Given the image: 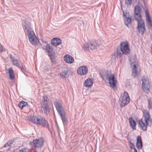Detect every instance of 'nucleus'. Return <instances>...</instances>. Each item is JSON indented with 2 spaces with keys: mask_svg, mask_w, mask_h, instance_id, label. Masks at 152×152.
<instances>
[{
  "mask_svg": "<svg viewBox=\"0 0 152 152\" xmlns=\"http://www.w3.org/2000/svg\"><path fill=\"white\" fill-rule=\"evenodd\" d=\"M23 28L25 34L28 37L31 43L35 46L37 45L39 41L31 28L30 23L26 22L25 23Z\"/></svg>",
  "mask_w": 152,
  "mask_h": 152,
  "instance_id": "1",
  "label": "nucleus"
},
{
  "mask_svg": "<svg viewBox=\"0 0 152 152\" xmlns=\"http://www.w3.org/2000/svg\"><path fill=\"white\" fill-rule=\"evenodd\" d=\"M143 113V118L139 121V126L141 129L146 131L148 126L150 127L152 126V120L150 117L149 112L148 111L144 110Z\"/></svg>",
  "mask_w": 152,
  "mask_h": 152,
  "instance_id": "2",
  "label": "nucleus"
},
{
  "mask_svg": "<svg viewBox=\"0 0 152 152\" xmlns=\"http://www.w3.org/2000/svg\"><path fill=\"white\" fill-rule=\"evenodd\" d=\"M54 104L58 114L61 117L64 125H65L67 124L68 121L66 117V114L62 105L57 99L54 102Z\"/></svg>",
  "mask_w": 152,
  "mask_h": 152,
  "instance_id": "3",
  "label": "nucleus"
},
{
  "mask_svg": "<svg viewBox=\"0 0 152 152\" xmlns=\"http://www.w3.org/2000/svg\"><path fill=\"white\" fill-rule=\"evenodd\" d=\"M136 61V59L134 56H132L130 57L129 61L132 70V76L134 78L138 77L140 76V69Z\"/></svg>",
  "mask_w": 152,
  "mask_h": 152,
  "instance_id": "4",
  "label": "nucleus"
},
{
  "mask_svg": "<svg viewBox=\"0 0 152 152\" xmlns=\"http://www.w3.org/2000/svg\"><path fill=\"white\" fill-rule=\"evenodd\" d=\"M130 52L128 42L123 41L121 42L120 46H118L117 48V55L121 57L123 54L127 55Z\"/></svg>",
  "mask_w": 152,
  "mask_h": 152,
  "instance_id": "5",
  "label": "nucleus"
},
{
  "mask_svg": "<svg viewBox=\"0 0 152 152\" xmlns=\"http://www.w3.org/2000/svg\"><path fill=\"white\" fill-rule=\"evenodd\" d=\"M134 17L135 19L137 22V28L139 32L143 35L145 28L144 21L142 19V14L134 12Z\"/></svg>",
  "mask_w": 152,
  "mask_h": 152,
  "instance_id": "6",
  "label": "nucleus"
},
{
  "mask_svg": "<svg viewBox=\"0 0 152 152\" xmlns=\"http://www.w3.org/2000/svg\"><path fill=\"white\" fill-rule=\"evenodd\" d=\"M102 76L104 81H109V83L111 87L113 88H115L117 84V80L115 78L114 75H113L110 73H107L105 75H103Z\"/></svg>",
  "mask_w": 152,
  "mask_h": 152,
  "instance_id": "7",
  "label": "nucleus"
},
{
  "mask_svg": "<svg viewBox=\"0 0 152 152\" xmlns=\"http://www.w3.org/2000/svg\"><path fill=\"white\" fill-rule=\"evenodd\" d=\"M130 98L128 93L124 91L119 99L120 104L121 107H124L129 102Z\"/></svg>",
  "mask_w": 152,
  "mask_h": 152,
  "instance_id": "8",
  "label": "nucleus"
},
{
  "mask_svg": "<svg viewBox=\"0 0 152 152\" xmlns=\"http://www.w3.org/2000/svg\"><path fill=\"white\" fill-rule=\"evenodd\" d=\"M142 88L144 91L148 93L150 91V84L148 78L145 76H143L141 79Z\"/></svg>",
  "mask_w": 152,
  "mask_h": 152,
  "instance_id": "9",
  "label": "nucleus"
},
{
  "mask_svg": "<svg viewBox=\"0 0 152 152\" xmlns=\"http://www.w3.org/2000/svg\"><path fill=\"white\" fill-rule=\"evenodd\" d=\"M144 15L145 18L146 26L148 29L152 30V19L149 11L148 8L144 9Z\"/></svg>",
  "mask_w": 152,
  "mask_h": 152,
  "instance_id": "10",
  "label": "nucleus"
},
{
  "mask_svg": "<svg viewBox=\"0 0 152 152\" xmlns=\"http://www.w3.org/2000/svg\"><path fill=\"white\" fill-rule=\"evenodd\" d=\"M44 138H40L33 140L32 141L30 142L29 144L34 147L35 148H40L44 145Z\"/></svg>",
  "mask_w": 152,
  "mask_h": 152,
  "instance_id": "11",
  "label": "nucleus"
},
{
  "mask_svg": "<svg viewBox=\"0 0 152 152\" xmlns=\"http://www.w3.org/2000/svg\"><path fill=\"white\" fill-rule=\"evenodd\" d=\"M99 45L98 42L95 41L91 42L89 44H87L84 45L83 48L85 51H90L91 50H92L95 49Z\"/></svg>",
  "mask_w": 152,
  "mask_h": 152,
  "instance_id": "12",
  "label": "nucleus"
},
{
  "mask_svg": "<svg viewBox=\"0 0 152 152\" xmlns=\"http://www.w3.org/2000/svg\"><path fill=\"white\" fill-rule=\"evenodd\" d=\"M42 44H40V45L42 48L46 50V52H47L49 56L51 57L53 55V50L52 46L49 44H47L46 45H44V44H47V42H46L42 41Z\"/></svg>",
  "mask_w": 152,
  "mask_h": 152,
  "instance_id": "13",
  "label": "nucleus"
},
{
  "mask_svg": "<svg viewBox=\"0 0 152 152\" xmlns=\"http://www.w3.org/2000/svg\"><path fill=\"white\" fill-rule=\"evenodd\" d=\"M36 124L40 125H42L44 127L47 128H49V125L48 122L45 120L44 118L40 116H38V118Z\"/></svg>",
  "mask_w": 152,
  "mask_h": 152,
  "instance_id": "14",
  "label": "nucleus"
},
{
  "mask_svg": "<svg viewBox=\"0 0 152 152\" xmlns=\"http://www.w3.org/2000/svg\"><path fill=\"white\" fill-rule=\"evenodd\" d=\"M41 112L46 115H47L50 112V108L48 104H45L44 102H41Z\"/></svg>",
  "mask_w": 152,
  "mask_h": 152,
  "instance_id": "15",
  "label": "nucleus"
},
{
  "mask_svg": "<svg viewBox=\"0 0 152 152\" xmlns=\"http://www.w3.org/2000/svg\"><path fill=\"white\" fill-rule=\"evenodd\" d=\"M88 72V67L86 66H80L77 70L78 74L80 75H83L86 74Z\"/></svg>",
  "mask_w": 152,
  "mask_h": 152,
  "instance_id": "16",
  "label": "nucleus"
},
{
  "mask_svg": "<svg viewBox=\"0 0 152 152\" xmlns=\"http://www.w3.org/2000/svg\"><path fill=\"white\" fill-rule=\"evenodd\" d=\"M145 8H147L145 7V8L142 6L141 4H138L134 7V12L137 13L142 14V10H143L144 11V9Z\"/></svg>",
  "mask_w": 152,
  "mask_h": 152,
  "instance_id": "17",
  "label": "nucleus"
},
{
  "mask_svg": "<svg viewBox=\"0 0 152 152\" xmlns=\"http://www.w3.org/2000/svg\"><path fill=\"white\" fill-rule=\"evenodd\" d=\"M61 39L58 38H54L51 41V44L53 46H56L61 43Z\"/></svg>",
  "mask_w": 152,
  "mask_h": 152,
  "instance_id": "18",
  "label": "nucleus"
},
{
  "mask_svg": "<svg viewBox=\"0 0 152 152\" xmlns=\"http://www.w3.org/2000/svg\"><path fill=\"white\" fill-rule=\"evenodd\" d=\"M123 16L126 17L125 19V25L128 26V25L131 23V18L129 15L128 13L126 12L125 13L123 11Z\"/></svg>",
  "mask_w": 152,
  "mask_h": 152,
  "instance_id": "19",
  "label": "nucleus"
},
{
  "mask_svg": "<svg viewBox=\"0 0 152 152\" xmlns=\"http://www.w3.org/2000/svg\"><path fill=\"white\" fill-rule=\"evenodd\" d=\"M64 59L65 61L68 64H72L74 61V58L71 56L68 55L65 56Z\"/></svg>",
  "mask_w": 152,
  "mask_h": 152,
  "instance_id": "20",
  "label": "nucleus"
},
{
  "mask_svg": "<svg viewBox=\"0 0 152 152\" xmlns=\"http://www.w3.org/2000/svg\"><path fill=\"white\" fill-rule=\"evenodd\" d=\"M136 146L139 149H141L142 147V143L141 137L140 136H138L137 137Z\"/></svg>",
  "mask_w": 152,
  "mask_h": 152,
  "instance_id": "21",
  "label": "nucleus"
},
{
  "mask_svg": "<svg viewBox=\"0 0 152 152\" xmlns=\"http://www.w3.org/2000/svg\"><path fill=\"white\" fill-rule=\"evenodd\" d=\"M130 126L133 130H135L136 129V123L132 117H130L129 119Z\"/></svg>",
  "mask_w": 152,
  "mask_h": 152,
  "instance_id": "22",
  "label": "nucleus"
},
{
  "mask_svg": "<svg viewBox=\"0 0 152 152\" xmlns=\"http://www.w3.org/2000/svg\"><path fill=\"white\" fill-rule=\"evenodd\" d=\"M93 83V81L91 79L88 78L85 80L84 85L86 87H89L92 85Z\"/></svg>",
  "mask_w": 152,
  "mask_h": 152,
  "instance_id": "23",
  "label": "nucleus"
},
{
  "mask_svg": "<svg viewBox=\"0 0 152 152\" xmlns=\"http://www.w3.org/2000/svg\"><path fill=\"white\" fill-rule=\"evenodd\" d=\"M68 71V70H64L60 73V75L63 78L68 77L69 76Z\"/></svg>",
  "mask_w": 152,
  "mask_h": 152,
  "instance_id": "24",
  "label": "nucleus"
},
{
  "mask_svg": "<svg viewBox=\"0 0 152 152\" xmlns=\"http://www.w3.org/2000/svg\"><path fill=\"white\" fill-rule=\"evenodd\" d=\"M11 61L13 65L18 67H20V61L17 59H13Z\"/></svg>",
  "mask_w": 152,
  "mask_h": 152,
  "instance_id": "25",
  "label": "nucleus"
},
{
  "mask_svg": "<svg viewBox=\"0 0 152 152\" xmlns=\"http://www.w3.org/2000/svg\"><path fill=\"white\" fill-rule=\"evenodd\" d=\"M27 105V102L24 101L20 102L18 104V107L21 110L23 109L24 107H26Z\"/></svg>",
  "mask_w": 152,
  "mask_h": 152,
  "instance_id": "26",
  "label": "nucleus"
},
{
  "mask_svg": "<svg viewBox=\"0 0 152 152\" xmlns=\"http://www.w3.org/2000/svg\"><path fill=\"white\" fill-rule=\"evenodd\" d=\"M9 73L10 78L11 79H13L15 78V75L14 71L12 68L9 69Z\"/></svg>",
  "mask_w": 152,
  "mask_h": 152,
  "instance_id": "27",
  "label": "nucleus"
},
{
  "mask_svg": "<svg viewBox=\"0 0 152 152\" xmlns=\"http://www.w3.org/2000/svg\"><path fill=\"white\" fill-rule=\"evenodd\" d=\"M13 140H9L4 145L2 146L1 148V149L3 148H7L13 144Z\"/></svg>",
  "mask_w": 152,
  "mask_h": 152,
  "instance_id": "28",
  "label": "nucleus"
},
{
  "mask_svg": "<svg viewBox=\"0 0 152 152\" xmlns=\"http://www.w3.org/2000/svg\"><path fill=\"white\" fill-rule=\"evenodd\" d=\"M38 118V116H34L31 117V121L33 123H36L37 122V120Z\"/></svg>",
  "mask_w": 152,
  "mask_h": 152,
  "instance_id": "29",
  "label": "nucleus"
},
{
  "mask_svg": "<svg viewBox=\"0 0 152 152\" xmlns=\"http://www.w3.org/2000/svg\"><path fill=\"white\" fill-rule=\"evenodd\" d=\"M148 107L149 110L152 109V100L150 98L148 99Z\"/></svg>",
  "mask_w": 152,
  "mask_h": 152,
  "instance_id": "30",
  "label": "nucleus"
},
{
  "mask_svg": "<svg viewBox=\"0 0 152 152\" xmlns=\"http://www.w3.org/2000/svg\"><path fill=\"white\" fill-rule=\"evenodd\" d=\"M49 99L46 96H43L42 102H44L45 104H48Z\"/></svg>",
  "mask_w": 152,
  "mask_h": 152,
  "instance_id": "31",
  "label": "nucleus"
},
{
  "mask_svg": "<svg viewBox=\"0 0 152 152\" xmlns=\"http://www.w3.org/2000/svg\"><path fill=\"white\" fill-rule=\"evenodd\" d=\"M132 0H125V3L127 6H130Z\"/></svg>",
  "mask_w": 152,
  "mask_h": 152,
  "instance_id": "32",
  "label": "nucleus"
},
{
  "mask_svg": "<svg viewBox=\"0 0 152 152\" xmlns=\"http://www.w3.org/2000/svg\"><path fill=\"white\" fill-rule=\"evenodd\" d=\"M129 145L130 148L131 149H133L135 148V146L134 143H133L130 141H129Z\"/></svg>",
  "mask_w": 152,
  "mask_h": 152,
  "instance_id": "33",
  "label": "nucleus"
},
{
  "mask_svg": "<svg viewBox=\"0 0 152 152\" xmlns=\"http://www.w3.org/2000/svg\"><path fill=\"white\" fill-rule=\"evenodd\" d=\"M5 50V49L4 48L2 45L0 44V51L1 52H2Z\"/></svg>",
  "mask_w": 152,
  "mask_h": 152,
  "instance_id": "34",
  "label": "nucleus"
},
{
  "mask_svg": "<svg viewBox=\"0 0 152 152\" xmlns=\"http://www.w3.org/2000/svg\"><path fill=\"white\" fill-rule=\"evenodd\" d=\"M19 68H20V69L21 71H22V72L24 74L26 72V71L25 69L23 67H21L20 66V67H19Z\"/></svg>",
  "mask_w": 152,
  "mask_h": 152,
  "instance_id": "35",
  "label": "nucleus"
},
{
  "mask_svg": "<svg viewBox=\"0 0 152 152\" xmlns=\"http://www.w3.org/2000/svg\"><path fill=\"white\" fill-rule=\"evenodd\" d=\"M138 4H141V2H142L144 4L145 6V2L144 0H138Z\"/></svg>",
  "mask_w": 152,
  "mask_h": 152,
  "instance_id": "36",
  "label": "nucleus"
},
{
  "mask_svg": "<svg viewBox=\"0 0 152 152\" xmlns=\"http://www.w3.org/2000/svg\"><path fill=\"white\" fill-rule=\"evenodd\" d=\"M9 55L11 60H12L13 59L15 58H14L11 54H9Z\"/></svg>",
  "mask_w": 152,
  "mask_h": 152,
  "instance_id": "37",
  "label": "nucleus"
},
{
  "mask_svg": "<svg viewBox=\"0 0 152 152\" xmlns=\"http://www.w3.org/2000/svg\"><path fill=\"white\" fill-rule=\"evenodd\" d=\"M134 149V152H138L136 149L135 147L133 149Z\"/></svg>",
  "mask_w": 152,
  "mask_h": 152,
  "instance_id": "38",
  "label": "nucleus"
},
{
  "mask_svg": "<svg viewBox=\"0 0 152 152\" xmlns=\"http://www.w3.org/2000/svg\"><path fill=\"white\" fill-rule=\"evenodd\" d=\"M34 152H37L36 151L35 149L34 150Z\"/></svg>",
  "mask_w": 152,
  "mask_h": 152,
  "instance_id": "39",
  "label": "nucleus"
},
{
  "mask_svg": "<svg viewBox=\"0 0 152 152\" xmlns=\"http://www.w3.org/2000/svg\"><path fill=\"white\" fill-rule=\"evenodd\" d=\"M0 152H3V151H0Z\"/></svg>",
  "mask_w": 152,
  "mask_h": 152,
  "instance_id": "40",
  "label": "nucleus"
}]
</instances>
